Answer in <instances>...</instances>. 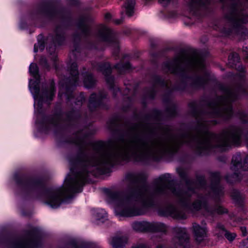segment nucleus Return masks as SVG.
I'll return each mask as SVG.
<instances>
[{
	"label": "nucleus",
	"mask_w": 248,
	"mask_h": 248,
	"mask_svg": "<svg viewBox=\"0 0 248 248\" xmlns=\"http://www.w3.org/2000/svg\"><path fill=\"white\" fill-rule=\"evenodd\" d=\"M140 125L132 130L133 135L127 140H120L106 147L104 142L96 143L95 157L86 160L85 168L78 173L73 180H67L64 187L49 193L46 203L53 208L58 207L62 200L72 192H78V189L85 183L89 166L101 168L104 165L110 164L117 159L123 160L130 157L140 158L144 156H155V140L146 141L141 135Z\"/></svg>",
	"instance_id": "f257e3e1"
},
{
	"label": "nucleus",
	"mask_w": 248,
	"mask_h": 248,
	"mask_svg": "<svg viewBox=\"0 0 248 248\" xmlns=\"http://www.w3.org/2000/svg\"><path fill=\"white\" fill-rule=\"evenodd\" d=\"M182 65H186L196 69H202L204 67L202 58L197 54L189 55L182 52L170 63L166 64L168 71L174 73L177 72Z\"/></svg>",
	"instance_id": "f03ea898"
},
{
	"label": "nucleus",
	"mask_w": 248,
	"mask_h": 248,
	"mask_svg": "<svg viewBox=\"0 0 248 248\" xmlns=\"http://www.w3.org/2000/svg\"><path fill=\"white\" fill-rule=\"evenodd\" d=\"M23 238L7 239L5 244L8 248H42V233H26Z\"/></svg>",
	"instance_id": "7ed1b4c3"
},
{
	"label": "nucleus",
	"mask_w": 248,
	"mask_h": 248,
	"mask_svg": "<svg viewBox=\"0 0 248 248\" xmlns=\"http://www.w3.org/2000/svg\"><path fill=\"white\" fill-rule=\"evenodd\" d=\"M236 98V94L232 90H228L224 97L220 98L219 103H212L210 108L215 115L223 116L225 118L230 117L232 114L231 103Z\"/></svg>",
	"instance_id": "20e7f679"
},
{
	"label": "nucleus",
	"mask_w": 248,
	"mask_h": 248,
	"mask_svg": "<svg viewBox=\"0 0 248 248\" xmlns=\"http://www.w3.org/2000/svg\"><path fill=\"white\" fill-rule=\"evenodd\" d=\"M135 202H141L143 205L147 206L151 202V195L148 187L145 186L141 188L138 193H134L126 197L124 202L129 204Z\"/></svg>",
	"instance_id": "39448f33"
},
{
	"label": "nucleus",
	"mask_w": 248,
	"mask_h": 248,
	"mask_svg": "<svg viewBox=\"0 0 248 248\" xmlns=\"http://www.w3.org/2000/svg\"><path fill=\"white\" fill-rule=\"evenodd\" d=\"M241 156L239 154H237L233 156L232 160V166L231 167V169L233 171H236L242 168L245 170H248V155L244 159L243 164L241 162ZM238 173L234 172L233 175V180H230L228 176L226 177V180L230 183L237 181L239 180L238 178Z\"/></svg>",
	"instance_id": "423d86ee"
},
{
	"label": "nucleus",
	"mask_w": 248,
	"mask_h": 248,
	"mask_svg": "<svg viewBox=\"0 0 248 248\" xmlns=\"http://www.w3.org/2000/svg\"><path fill=\"white\" fill-rule=\"evenodd\" d=\"M172 242L176 248H192L190 233H175Z\"/></svg>",
	"instance_id": "0eeeda50"
},
{
	"label": "nucleus",
	"mask_w": 248,
	"mask_h": 248,
	"mask_svg": "<svg viewBox=\"0 0 248 248\" xmlns=\"http://www.w3.org/2000/svg\"><path fill=\"white\" fill-rule=\"evenodd\" d=\"M227 19L232 22L234 26H238L248 22V18L241 11L238 10H233L227 16Z\"/></svg>",
	"instance_id": "6e6552de"
},
{
	"label": "nucleus",
	"mask_w": 248,
	"mask_h": 248,
	"mask_svg": "<svg viewBox=\"0 0 248 248\" xmlns=\"http://www.w3.org/2000/svg\"><path fill=\"white\" fill-rule=\"evenodd\" d=\"M128 241V237L125 235H116L109 240V244L112 248H124Z\"/></svg>",
	"instance_id": "1a4fd4ad"
},
{
	"label": "nucleus",
	"mask_w": 248,
	"mask_h": 248,
	"mask_svg": "<svg viewBox=\"0 0 248 248\" xmlns=\"http://www.w3.org/2000/svg\"><path fill=\"white\" fill-rule=\"evenodd\" d=\"M99 34L103 41H108L110 40L111 45L113 46H117V43L116 41L112 40L110 38V30L104 25H101L99 28Z\"/></svg>",
	"instance_id": "9d476101"
},
{
	"label": "nucleus",
	"mask_w": 248,
	"mask_h": 248,
	"mask_svg": "<svg viewBox=\"0 0 248 248\" xmlns=\"http://www.w3.org/2000/svg\"><path fill=\"white\" fill-rule=\"evenodd\" d=\"M152 223L148 222H137L133 223L132 228L136 232H149L151 231Z\"/></svg>",
	"instance_id": "9b49d317"
},
{
	"label": "nucleus",
	"mask_w": 248,
	"mask_h": 248,
	"mask_svg": "<svg viewBox=\"0 0 248 248\" xmlns=\"http://www.w3.org/2000/svg\"><path fill=\"white\" fill-rule=\"evenodd\" d=\"M169 174H166L160 177L157 180L156 192H161L168 187Z\"/></svg>",
	"instance_id": "f8f14e48"
},
{
	"label": "nucleus",
	"mask_w": 248,
	"mask_h": 248,
	"mask_svg": "<svg viewBox=\"0 0 248 248\" xmlns=\"http://www.w3.org/2000/svg\"><path fill=\"white\" fill-rule=\"evenodd\" d=\"M104 67H102L101 70L103 71V74L106 76V81L111 88L113 87V78L112 77H107L109 75L111 72V68L110 65L108 64H106Z\"/></svg>",
	"instance_id": "ddd939ff"
},
{
	"label": "nucleus",
	"mask_w": 248,
	"mask_h": 248,
	"mask_svg": "<svg viewBox=\"0 0 248 248\" xmlns=\"http://www.w3.org/2000/svg\"><path fill=\"white\" fill-rule=\"evenodd\" d=\"M70 74L71 75V84L75 85L78 79L77 63H73L72 64L70 68Z\"/></svg>",
	"instance_id": "4468645a"
},
{
	"label": "nucleus",
	"mask_w": 248,
	"mask_h": 248,
	"mask_svg": "<svg viewBox=\"0 0 248 248\" xmlns=\"http://www.w3.org/2000/svg\"><path fill=\"white\" fill-rule=\"evenodd\" d=\"M193 238L195 242L198 244H203L205 245L208 237V233H193Z\"/></svg>",
	"instance_id": "2eb2a0df"
},
{
	"label": "nucleus",
	"mask_w": 248,
	"mask_h": 248,
	"mask_svg": "<svg viewBox=\"0 0 248 248\" xmlns=\"http://www.w3.org/2000/svg\"><path fill=\"white\" fill-rule=\"evenodd\" d=\"M152 229L151 231L160 232H165L169 231L168 227L162 223H152Z\"/></svg>",
	"instance_id": "dca6fc26"
},
{
	"label": "nucleus",
	"mask_w": 248,
	"mask_h": 248,
	"mask_svg": "<svg viewBox=\"0 0 248 248\" xmlns=\"http://www.w3.org/2000/svg\"><path fill=\"white\" fill-rule=\"evenodd\" d=\"M99 104V101L95 94H92L89 99V108L91 111L94 108H96Z\"/></svg>",
	"instance_id": "f3484780"
},
{
	"label": "nucleus",
	"mask_w": 248,
	"mask_h": 248,
	"mask_svg": "<svg viewBox=\"0 0 248 248\" xmlns=\"http://www.w3.org/2000/svg\"><path fill=\"white\" fill-rule=\"evenodd\" d=\"M135 4V0H127L125 3L124 6L126 9V14L129 16L132 15Z\"/></svg>",
	"instance_id": "a211bd4d"
},
{
	"label": "nucleus",
	"mask_w": 248,
	"mask_h": 248,
	"mask_svg": "<svg viewBox=\"0 0 248 248\" xmlns=\"http://www.w3.org/2000/svg\"><path fill=\"white\" fill-rule=\"evenodd\" d=\"M239 55L236 53H233L228 57L229 64L231 66H233L239 62Z\"/></svg>",
	"instance_id": "6ab92c4d"
},
{
	"label": "nucleus",
	"mask_w": 248,
	"mask_h": 248,
	"mask_svg": "<svg viewBox=\"0 0 248 248\" xmlns=\"http://www.w3.org/2000/svg\"><path fill=\"white\" fill-rule=\"evenodd\" d=\"M95 83V80L92 75H87L84 80V86L88 88L93 87Z\"/></svg>",
	"instance_id": "aec40b11"
},
{
	"label": "nucleus",
	"mask_w": 248,
	"mask_h": 248,
	"mask_svg": "<svg viewBox=\"0 0 248 248\" xmlns=\"http://www.w3.org/2000/svg\"><path fill=\"white\" fill-rule=\"evenodd\" d=\"M208 2V0H191L190 6L197 7L200 5H204Z\"/></svg>",
	"instance_id": "412c9836"
},
{
	"label": "nucleus",
	"mask_w": 248,
	"mask_h": 248,
	"mask_svg": "<svg viewBox=\"0 0 248 248\" xmlns=\"http://www.w3.org/2000/svg\"><path fill=\"white\" fill-rule=\"evenodd\" d=\"M66 247L71 248H79V245L76 239H71L66 243Z\"/></svg>",
	"instance_id": "4be33fe9"
},
{
	"label": "nucleus",
	"mask_w": 248,
	"mask_h": 248,
	"mask_svg": "<svg viewBox=\"0 0 248 248\" xmlns=\"http://www.w3.org/2000/svg\"><path fill=\"white\" fill-rule=\"evenodd\" d=\"M193 229L194 232H205L207 231L206 228L201 227L196 223L193 224Z\"/></svg>",
	"instance_id": "5701e85b"
},
{
	"label": "nucleus",
	"mask_w": 248,
	"mask_h": 248,
	"mask_svg": "<svg viewBox=\"0 0 248 248\" xmlns=\"http://www.w3.org/2000/svg\"><path fill=\"white\" fill-rule=\"evenodd\" d=\"M30 71L33 76H36L38 72L37 65L35 63H31L30 66Z\"/></svg>",
	"instance_id": "b1692460"
},
{
	"label": "nucleus",
	"mask_w": 248,
	"mask_h": 248,
	"mask_svg": "<svg viewBox=\"0 0 248 248\" xmlns=\"http://www.w3.org/2000/svg\"><path fill=\"white\" fill-rule=\"evenodd\" d=\"M79 248H96V246L92 243H82L79 245Z\"/></svg>",
	"instance_id": "393cba45"
},
{
	"label": "nucleus",
	"mask_w": 248,
	"mask_h": 248,
	"mask_svg": "<svg viewBox=\"0 0 248 248\" xmlns=\"http://www.w3.org/2000/svg\"><path fill=\"white\" fill-rule=\"evenodd\" d=\"M224 237L229 242H232L236 237V233H224Z\"/></svg>",
	"instance_id": "a878e982"
},
{
	"label": "nucleus",
	"mask_w": 248,
	"mask_h": 248,
	"mask_svg": "<svg viewBox=\"0 0 248 248\" xmlns=\"http://www.w3.org/2000/svg\"><path fill=\"white\" fill-rule=\"evenodd\" d=\"M202 205V203L201 201H197L195 202L192 204V208L195 210H199L201 209Z\"/></svg>",
	"instance_id": "bb28decb"
},
{
	"label": "nucleus",
	"mask_w": 248,
	"mask_h": 248,
	"mask_svg": "<svg viewBox=\"0 0 248 248\" xmlns=\"http://www.w3.org/2000/svg\"><path fill=\"white\" fill-rule=\"evenodd\" d=\"M241 248H248V235L247 238L244 239L240 242Z\"/></svg>",
	"instance_id": "cd10ccee"
},
{
	"label": "nucleus",
	"mask_w": 248,
	"mask_h": 248,
	"mask_svg": "<svg viewBox=\"0 0 248 248\" xmlns=\"http://www.w3.org/2000/svg\"><path fill=\"white\" fill-rule=\"evenodd\" d=\"M131 248H150L148 246L144 244L140 243L136 245L132 246Z\"/></svg>",
	"instance_id": "c85d7f7f"
},
{
	"label": "nucleus",
	"mask_w": 248,
	"mask_h": 248,
	"mask_svg": "<svg viewBox=\"0 0 248 248\" xmlns=\"http://www.w3.org/2000/svg\"><path fill=\"white\" fill-rule=\"evenodd\" d=\"M212 179L213 181L218 182L220 179V174L218 172H215L212 174Z\"/></svg>",
	"instance_id": "c756f323"
},
{
	"label": "nucleus",
	"mask_w": 248,
	"mask_h": 248,
	"mask_svg": "<svg viewBox=\"0 0 248 248\" xmlns=\"http://www.w3.org/2000/svg\"><path fill=\"white\" fill-rule=\"evenodd\" d=\"M54 87L53 84H52L50 86V90H49V99L50 100L52 99L54 95Z\"/></svg>",
	"instance_id": "7c9ffc66"
},
{
	"label": "nucleus",
	"mask_w": 248,
	"mask_h": 248,
	"mask_svg": "<svg viewBox=\"0 0 248 248\" xmlns=\"http://www.w3.org/2000/svg\"><path fill=\"white\" fill-rule=\"evenodd\" d=\"M116 68L118 69L121 68V65L120 64H118L116 65ZM130 68V64L129 63H126L122 67V68L124 70L128 69Z\"/></svg>",
	"instance_id": "2f4dec72"
},
{
	"label": "nucleus",
	"mask_w": 248,
	"mask_h": 248,
	"mask_svg": "<svg viewBox=\"0 0 248 248\" xmlns=\"http://www.w3.org/2000/svg\"><path fill=\"white\" fill-rule=\"evenodd\" d=\"M30 231V232H40L42 230L38 227L32 226Z\"/></svg>",
	"instance_id": "473e14b6"
},
{
	"label": "nucleus",
	"mask_w": 248,
	"mask_h": 248,
	"mask_svg": "<svg viewBox=\"0 0 248 248\" xmlns=\"http://www.w3.org/2000/svg\"><path fill=\"white\" fill-rule=\"evenodd\" d=\"M243 52L244 53V55H245L246 58L248 60V45L245 47H243Z\"/></svg>",
	"instance_id": "72a5a7b5"
},
{
	"label": "nucleus",
	"mask_w": 248,
	"mask_h": 248,
	"mask_svg": "<svg viewBox=\"0 0 248 248\" xmlns=\"http://www.w3.org/2000/svg\"><path fill=\"white\" fill-rule=\"evenodd\" d=\"M101 214V213H100V214ZM99 214H100V213H96V219L98 221L100 220L102 222H104L106 219H105L106 217L105 216H103L101 217H100Z\"/></svg>",
	"instance_id": "f704fd0d"
},
{
	"label": "nucleus",
	"mask_w": 248,
	"mask_h": 248,
	"mask_svg": "<svg viewBox=\"0 0 248 248\" xmlns=\"http://www.w3.org/2000/svg\"><path fill=\"white\" fill-rule=\"evenodd\" d=\"M217 212L218 214H223L227 212V210L223 208L222 207H219L217 209Z\"/></svg>",
	"instance_id": "c9c22d12"
},
{
	"label": "nucleus",
	"mask_w": 248,
	"mask_h": 248,
	"mask_svg": "<svg viewBox=\"0 0 248 248\" xmlns=\"http://www.w3.org/2000/svg\"><path fill=\"white\" fill-rule=\"evenodd\" d=\"M105 17L106 19H108L111 17V15L109 13H107L105 15Z\"/></svg>",
	"instance_id": "e433bc0d"
},
{
	"label": "nucleus",
	"mask_w": 248,
	"mask_h": 248,
	"mask_svg": "<svg viewBox=\"0 0 248 248\" xmlns=\"http://www.w3.org/2000/svg\"><path fill=\"white\" fill-rule=\"evenodd\" d=\"M241 230L242 232H246V228L245 227H241Z\"/></svg>",
	"instance_id": "4c0bfd02"
},
{
	"label": "nucleus",
	"mask_w": 248,
	"mask_h": 248,
	"mask_svg": "<svg viewBox=\"0 0 248 248\" xmlns=\"http://www.w3.org/2000/svg\"><path fill=\"white\" fill-rule=\"evenodd\" d=\"M156 248H164V247L162 245H159L156 246Z\"/></svg>",
	"instance_id": "58836bf2"
},
{
	"label": "nucleus",
	"mask_w": 248,
	"mask_h": 248,
	"mask_svg": "<svg viewBox=\"0 0 248 248\" xmlns=\"http://www.w3.org/2000/svg\"><path fill=\"white\" fill-rule=\"evenodd\" d=\"M185 232V230L184 229L182 230L181 229V230L177 232Z\"/></svg>",
	"instance_id": "ea45409f"
},
{
	"label": "nucleus",
	"mask_w": 248,
	"mask_h": 248,
	"mask_svg": "<svg viewBox=\"0 0 248 248\" xmlns=\"http://www.w3.org/2000/svg\"><path fill=\"white\" fill-rule=\"evenodd\" d=\"M242 236H243V237H245V236H246L247 235V234H248V233H242Z\"/></svg>",
	"instance_id": "a19ab883"
},
{
	"label": "nucleus",
	"mask_w": 248,
	"mask_h": 248,
	"mask_svg": "<svg viewBox=\"0 0 248 248\" xmlns=\"http://www.w3.org/2000/svg\"><path fill=\"white\" fill-rule=\"evenodd\" d=\"M162 1H160V2H162L163 1H166V2H168L170 0H161Z\"/></svg>",
	"instance_id": "79ce46f5"
},
{
	"label": "nucleus",
	"mask_w": 248,
	"mask_h": 248,
	"mask_svg": "<svg viewBox=\"0 0 248 248\" xmlns=\"http://www.w3.org/2000/svg\"><path fill=\"white\" fill-rule=\"evenodd\" d=\"M199 81H200V85H201V84H202V83H201L202 80H201V79H200V80H199Z\"/></svg>",
	"instance_id": "37998d69"
},
{
	"label": "nucleus",
	"mask_w": 248,
	"mask_h": 248,
	"mask_svg": "<svg viewBox=\"0 0 248 248\" xmlns=\"http://www.w3.org/2000/svg\"><path fill=\"white\" fill-rule=\"evenodd\" d=\"M120 22H121L120 21H118L116 22V24H119L120 23Z\"/></svg>",
	"instance_id": "c03bdc74"
},
{
	"label": "nucleus",
	"mask_w": 248,
	"mask_h": 248,
	"mask_svg": "<svg viewBox=\"0 0 248 248\" xmlns=\"http://www.w3.org/2000/svg\"><path fill=\"white\" fill-rule=\"evenodd\" d=\"M129 176H130V177H133L134 176H133V175L131 174V175H129Z\"/></svg>",
	"instance_id": "a18cd8bd"
},
{
	"label": "nucleus",
	"mask_w": 248,
	"mask_h": 248,
	"mask_svg": "<svg viewBox=\"0 0 248 248\" xmlns=\"http://www.w3.org/2000/svg\"><path fill=\"white\" fill-rule=\"evenodd\" d=\"M222 230L223 231H225V230H224V228L223 227H222Z\"/></svg>",
	"instance_id": "49530a36"
},
{
	"label": "nucleus",
	"mask_w": 248,
	"mask_h": 248,
	"mask_svg": "<svg viewBox=\"0 0 248 248\" xmlns=\"http://www.w3.org/2000/svg\"><path fill=\"white\" fill-rule=\"evenodd\" d=\"M117 91H118V92H119V91H120L119 89H117Z\"/></svg>",
	"instance_id": "de8ad7c7"
},
{
	"label": "nucleus",
	"mask_w": 248,
	"mask_h": 248,
	"mask_svg": "<svg viewBox=\"0 0 248 248\" xmlns=\"http://www.w3.org/2000/svg\"><path fill=\"white\" fill-rule=\"evenodd\" d=\"M232 197H233V198H235V197H234V196H232Z\"/></svg>",
	"instance_id": "09e8293b"
},
{
	"label": "nucleus",
	"mask_w": 248,
	"mask_h": 248,
	"mask_svg": "<svg viewBox=\"0 0 248 248\" xmlns=\"http://www.w3.org/2000/svg\"><path fill=\"white\" fill-rule=\"evenodd\" d=\"M232 197H233V198H235V197H234V196H232Z\"/></svg>",
	"instance_id": "8fccbe9b"
}]
</instances>
